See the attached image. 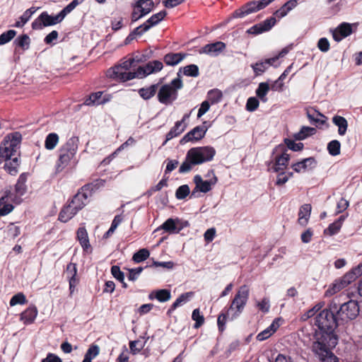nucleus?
Wrapping results in <instances>:
<instances>
[{"instance_id": "nucleus-43", "label": "nucleus", "mask_w": 362, "mask_h": 362, "mask_svg": "<svg viewBox=\"0 0 362 362\" xmlns=\"http://www.w3.org/2000/svg\"><path fill=\"white\" fill-rule=\"evenodd\" d=\"M316 133V129L313 127H303L299 132L295 134L297 140H303L309 136H312Z\"/></svg>"}, {"instance_id": "nucleus-11", "label": "nucleus", "mask_w": 362, "mask_h": 362, "mask_svg": "<svg viewBox=\"0 0 362 362\" xmlns=\"http://www.w3.org/2000/svg\"><path fill=\"white\" fill-rule=\"evenodd\" d=\"M163 63L158 60L148 62L144 66H139L136 70V77L143 78L146 76L160 71L163 69Z\"/></svg>"}, {"instance_id": "nucleus-15", "label": "nucleus", "mask_w": 362, "mask_h": 362, "mask_svg": "<svg viewBox=\"0 0 362 362\" xmlns=\"http://www.w3.org/2000/svg\"><path fill=\"white\" fill-rule=\"evenodd\" d=\"M207 131L205 126H197L187 133L181 139V144H185L189 141H198L202 139Z\"/></svg>"}, {"instance_id": "nucleus-45", "label": "nucleus", "mask_w": 362, "mask_h": 362, "mask_svg": "<svg viewBox=\"0 0 362 362\" xmlns=\"http://www.w3.org/2000/svg\"><path fill=\"white\" fill-rule=\"evenodd\" d=\"M59 137L56 133L47 135V150H53L59 144Z\"/></svg>"}, {"instance_id": "nucleus-38", "label": "nucleus", "mask_w": 362, "mask_h": 362, "mask_svg": "<svg viewBox=\"0 0 362 362\" xmlns=\"http://www.w3.org/2000/svg\"><path fill=\"white\" fill-rule=\"evenodd\" d=\"M158 84H153L146 88H142L139 90V95L144 100L151 98L157 92Z\"/></svg>"}, {"instance_id": "nucleus-53", "label": "nucleus", "mask_w": 362, "mask_h": 362, "mask_svg": "<svg viewBox=\"0 0 362 362\" xmlns=\"http://www.w3.org/2000/svg\"><path fill=\"white\" fill-rule=\"evenodd\" d=\"M65 16L62 11L55 16L47 14V26L56 25L62 22Z\"/></svg>"}, {"instance_id": "nucleus-31", "label": "nucleus", "mask_w": 362, "mask_h": 362, "mask_svg": "<svg viewBox=\"0 0 362 362\" xmlns=\"http://www.w3.org/2000/svg\"><path fill=\"white\" fill-rule=\"evenodd\" d=\"M79 139L76 136L71 137L60 150L69 153L70 155H76L78 150Z\"/></svg>"}, {"instance_id": "nucleus-12", "label": "nucleus", "mask_w": 362, "mask_h": 362, "mask_svg": "<svg viewBox=\"0 0 362 362\" xmlns=\"http://www.w3.org/2000/svg\"><path fill=\"white\" fill-rule=\"evenodd\" d=\"M22 139V136L20 134V137L18 139V144L16 145L17 148L15 149V152L11 155L9 158H6L4 162H5L4 164V168L6 172H8L11 175H16L18 173V168L19 166V160L17 157L18 156V150L20 147V143Z\"/></svg>"}, {"instance_id": "nucleus-54", "label": "nucleus", "mask_w": 362, "mask_h": 362, "mask_svg": "<svg viewBox=\"0 0 362 362\" xmlns=\"http://www.w3.org/2000/svg\"><path fill=\"white\" fill-rule=\"evenodd\" d=\"M21 233V229L18 226L14 225L13 223H10L7 226L6 234L7 237L11 239H15L18 237Z\"/></svg>"}, {"instance_id": "nucleus-63", "label": "nucleus", "mask_w": 362, "mask_h": 362, "mask_svg": "<svg viewBox=\"0 0 362 362\" xmlns=\"http://www.w3.org/2000/svg\"><path fill=\"white\" fill-rule=\"evenodd\" d=\"M111 273L112 276L117 279L120 282H123L124 280V273L120 270V268L117 266L114 265L111 267Z\"/></svg>"}, {"instance_id": "nucleus-36", "label": "nucleus", "mask_w": 362, "mask_h": 362, "mask_svg": "<svg viewBox=\"0 0 362 362\" xmlns=\"http://www.w3.org/2000/svg\"><path fill=\"white\" fill-rule=\"evenodd\" d=\"M185 54L182 53H169L164 57V62L167 65L175 66L185 58Z\"/></svg>"}, {"instance_id": "nucleus-10", "label": "nucleus", "mask_w": 362, "mask_h": 362, "mask_svg": "<svg viewBox=\"0 0 362 362\" xmlns=\"http://www.w3.org/2000/svg\"><path fill=\"white\" fill-rule=\"evenodd\" d=\"M108 76L115 80L125 82L136 78V71H128L119 64L110 69L107 71Z\"/></svg>"}, {"instance_id": "nucleus-32", "label": "nucleus", "mask_w": 362, "mask_h": 362, "mask_svg": "<svg viewBox=\"0 0 362 362\" xmlns=\"http://www.w3.org/2000/svg\"><path fill=\"white\" fill-rule=\"evenodd\" d=\"M332 123L338 127V134L340 136L346 134L348 129V122L344 117L334 115L332 117Z\"/></svg>"}, {"instance_id": "nucleus-3", "label": "nucleus", "mask_w": 362, "mask_h": 362, "mask_svg": "<svg viewBox=\"0 0 362 362\" xmlns=\"http://www.w3.org/2000/svg\"><path fill=\"white\" fill-rule=\"evenodd\" d=\"M249 296V287L247 285L241 286L235 293L229 308L227 310L229 320L233 321L241 315L248 301Z\"/></svg>"}, {"instance_id": "nucleus-27", "label": "nucleus", "mask_w": 362, "mask_h": 362, "mask_svg": "<svg viewBox=\"0 0 362 362\" xmlns=\"http://www.w3.org/2000/svg\"><path fill=\"white\" fill-rule=\"evenodd\" d=\"M78 212V211L76 209H74V206L68 204L62 209L59 216V219L62 222L66 223L72 218Z\"/></svg>"}, {"instance_id": "nucleus-21", "label": "nucleus", "mask_w": 362, "mask_h": 362, "mask_svg": "<svg viewBox=\"0 0 362 362\" xmlns=\"http://www.w3.org/2000/svg\"><path fill=\"white\" fill-rule=\"evenodd\" d=\"M316 160L313 157L305 158L292 165L293 170L296 173H301L314 168Z\"/></svg>"}, {"instance_id": "nucleus-58", "label": "nucleus", "mask_w": 362, "mask_h": 362, "mask_svg": "<svg viewBox=\"0 0 362 362\" xmlns=\"http://www.w3.org/2000/svg\"><path fill=\"white\" fill-rule=\"evenodd\" d=\"M145 32L143 31V29L140 25L136 27L127 37V38L125 39V44L127 45L130 43L133 40L136 38V36H141Z\"/></svg>"}, {"instance_id": "nucleus-40", "label": "nucleus", "mask_w": 362, "mask_h": 362, "mask_svg": "<svg viewBox=\"0 0 362 362\" xmlns=\"http://www.w3.org/2000/svg\"><path fill=\"white\" fill-rule=\"evenodd\" d=\"M195 159L194 158L189 156V151L187 153L185 160L181 164L179 172L180 173H186L191 170L193 165H198L197 163H194Z\"/></svg>"}, {"instance_id": "nucleus-37", "label": "nucleus", "mask_w": 362, "mask_h": 362, "mask_svg": "<svg viewBox=\"0 0 362 362\" xmlns=\"http://www.w3.org/2000/svg\"><path fill=\"white\" fill-rule=\"evenodd\" d=\"M27 178H28V174L22 173L19 176L17 183L16 184V186H15L16 192L20 196L23 195L26 192L27 186L25 185V182L27 181Z\"/></svg>"}, {"instance_id": "nucleus-6", "label": "nucleus", "mask_w": 362, "mask_h": 362, "mask_svg": "<svg viewBox=\"0 0 362 362\" xmlns=\"http://www.w3.org/2000/svg\"><path fill=\"white\" fill-rule=\"evenodd\" d=\"M19 137L20 133L14 132L12 134L7 135L1 141L0 144V164L15 152Z\"/></svg>"}, {"instance_id": "nucleus-59", "label": "nucleus", "mask_w": 362, "mask_h": 362, "mask_svg": "<svg viewBox=\"0 0 362 362\" xmlns=\"http://www.w3.org/2000/svg\"><path fill=\"white\" fill-rule=\"evenodd\" d=\"M84 0H73L66 6H65L61 11L66 17L67 14L71 13L78 5L81 4Z\"/></svg>"}, {"instance_id": "nucleus-62", "label": "nucleus", "mask_w": 362, "mask_h": 362, "mask_svg": "<svg viewBox=\"0 0 362 362\" xmlns=\"http://www.w3.org/2000/svg\"><path fill=\"white\" fill-rule=\"evenodd\" d=\"M257 306L261 312L267 313L269 311L270 308L269 300L267 298H264L257 303Z\"/></svg>"}, {"instance_id": "nucleus-5", "label": "nucleus", "mask_w": 362, "mask_h": 362, "mask_svg": "<svg viewBox=\"0 0 362 362\" xmlns=\"http://www.w3.org/2000/svg\"><path fill=\"white\" fill-rule=\"evenodd\" d=\"M337 304L336 313L339 320L344 322L355 319L359 313V306L356 300H350L342 303L339 308Z\"/></svg>"}, {"instance_id": "nucleus-64", "label": "nucleus", "mask_w": 362, "mask_h": 362, "mask_svg": "<svg viewBox=\"0 0 362 362\" xmlns=\"http://www.w3.org/2000/svg\"><path fill=\"white\" fill-rule=\"evenodd\" d=\"M259 103V100L256 98H249L246 103V108L248 111L253 112L258 107Z\"/></svg>"}, {"instance_id": "nucleus-8", "label": "nucleus", "mask_w": 362, "mask_h": 362, "mask_svg": "<svg viewBox=\"0 0 362 362\" xmlns=\"http://www.w3.org/2000/svg\"><path fill=\"white\" fill-rule=\"evenodd\" d=\"M274 1V0H259L250 1L243 6L241 8L236 10L233 13V16L235 18L245 17L247 15L255 13L265 8L267 5Z\"/></svg>"}, {"instance_id": "nucleus-19", "label": "nucleus", "mask_w": 362, "mask_h": 362, "mask_svg": "<svg viewBox=\"0 0 362 362\" xmlns=\"http://www.w3.org/2000/svg\"><path fill=\"white\" fill-rule=\"evenodd\" d=\"M276 23V18L270 17L262 23L255 25L248 30L250 33L258 35L264 32L269 31Z\"/></svg>"}, {"instance_id": "nucleus-50", "label": "nucleus", "mask_w": 362, "mask_h": 362, "mask_svg": "<svg viewBox=\"0 0 362 362\" xmlns=\"http://www.w3.org/2000/svg\"><path fill=\"white\" fill-rule=\"evenodd\" d=\"M150 255V252L147 249L143 248L139 250L133 255V260L136 263H140L146 260Z\"/></svg>"}, {"instance_id": "nucleus-57", "label": "nucleus", "mask_w": 362, "mask_h": 362, "mask_svg": "<svg viewBox=\"0 0 362 362\" xmlns=\"http://www.w3.org/2000/svg\"><path fill=\"white\" fill-rule=\"evenodd\" d=\"M44 27H45V12H42L32 23V28L34 30H41Z\"/></svg>"}, {"instance_id": "nucleus-55", "label": "nucleus", "mask_w": 362, "mask_h": 362, "mask_svg": "<svg viewBox=\"0 0 362 362\" xmlns=\"http://www.w3.org/2000/svg\"><path fill=\"white\" fill-rule=\"evenodd\" d=\"M190 193L189 187L187 185L180 186L175 192V197L177 199H184Z\"/></svg>"}, {"instance_id": "nucleus-28", "label": "nucleus", "mask_w": 362, "mask_h": 362, "mask_svg": "<svg viewBox=\"0 0 362 362\" xmlns=\"http://www.w3.org/2000/svg\"><path fill=\"white\" fill-rule=\"evenodd\" d=\"M148 298L153 300L157 299L159 302L163 303L169 300L171 298V293L168 289H160L151 292Z\"/></svg>"}, {"instance_id": "nucleus-23", "label": "nucleus", "mask_w": 362, "mask_h": 362, "mask_svg": "<svg viewBox=\"0 0 362 362\" xmlns=\"http://www.w3.org/2000/svg\"><path fill=\"white\" fill-rule=\"evenodd\" d=\"M74 155H70L64 151L59 150V156L56 164L57 172L62 171L74 158Z\"/></svg>"}, {"instance_id": "nucleus-34", "label": "nucleus", "mask_w": 362, "mask_h": 362, "mask_svg": "<svg viewBox=\"0 0 362 362\" xmlns=\"http://www.w3.org/2000/svg\"><path fill=\"white\" fill-rule=\"evenodd\" d=\"M77 238L84 250L90 248V245L88 236V233L84 227H80L77 230Z\"/></svg>"}, {"instance_id": "nucleus-35", "label": "nucleus", "mask_w": 362, "mask_h": 362, "mask_svg": "<svg viewBox=\"0 0 362 362\" xmlns=\"http://www.w3.org/2000/svg\"><path fill=\"white\" fill-rule=\"evenodd\" d=\"M193 296L192 292H187L181 294L175 301L172 304L171 307L169 308L168 313H171L173 312L177 307L181 306L182 305L186 303L189 301V298Z\"/></svg>"}, {"instance_id": "nucleus-16", "label": "nucleus", "mask_w": 362, "mask_h": 362, "mask_svg": "<svg viewBox=\"0 0 362 362\" xmlns=\"http://www.w3.org/2000/svg\"><path fill=\"white\" fill-rule=\"evenodd\" d=\"M14 195L11 192H5L0 198V216H4L11 213L14 206L11 204Z\"/></svg>"}, {"instance_id": "nucleus-2", "label": "nucleus", "mask_w": 362, "mask_h": 362, "mask_svg": "<svg viewBox=\"0 0 362 362\" xmlns=\"http://www.w3.org/2000/svg\"><path fill=\"white\" fill-rule=\"evenodd\" d=\"M177 76L170 83L162 85L159 88L157 98L160 103L169 105L177 99L178 90L182 88L183 83L180 72H177Z\"/></svg>"}, {"instance_id": "nucleus-61", "label": "nucleus", "mask_w": 362, "mask_h": 362, "mask_svg": "<svg viewBox=\"0 0 362 362\" xmlns=\"http://www.w3.org/2000/svg\"><path fill=\"white\" fill-rule=\"evenodd\" d=\"M341 226L339 223L334 221V223L329 224L327 228L325 230V233L329 235H334L340 230Z\"/></svg>"}, {"instance_id": "nucleus-20", "label": "nucleus", "mask_w": 362, "mask_h": 362, "mask_svg": "<svg viewBox=\"0 0 362 362\" xmlns=\"http://www.w3.org/2000/svg\"><path fill=\"white\" fill-rule=\"evenodd\" d=\"M153 6V2L146 4L145 6L135 4L131 16L132 22L134 23L148 14L151 11Z\"/></svg>"}, {"instance_id": "nucleus-25", "label": "nucleus", "mask_w": 362, "mask_h": 362, "mask_svg": "<svg viewBox=\"0 0 362 362\" xmlns=\"http://www.w3.org/2000/svg\"><path fill=\"white\" fill-rule=\"evenodd\" d=\"M178 220L173 218L167 219L156 230H163L170 234L178 233L181 228H177Z\"/></svg>"}, {"instance_id": "nucleus-26", "label": "nucleus", "mask_w": 362, "mask_h": 362, "mask_svg": "<svg viewBox=\"0 0 362 362\" xmlns=\"http://www.w3.org/2000/svg\"><path fill=\"white\" fill-rule=\"evenodd\" d=\"M186 128V124H182V121H177L175 122L174 127L171 128L169 132L166 134V139L163 145H165L168 141L174 137L179 136L182 134Z\"/></svg>"}, {"instance_id": "nucleus-7", "label": "nucleus", "mask_w": 362, "mask_h": 362, "mask_svg": "<svg viewBox=\"0 0 362 362\" xmlns=\"http://www.w3.org/2000/svg\"><path fill=\"white\" fill-rule=\"evenodd\" d=\"M215 154L216 151L211 146L196 147L189 150V156L194 158V163L198 165L211 160Z\"/></svg>"}, {"instance_id": "nucleus-41", "label": "nucleus", "mask_w": 362, "mask_h": 362, "mask_svg": "<svg viewBox=\"0 0 362 362\" xmlns=\"http://www.w3.org/2000/svg\"><path fill=\"white\" fill-rule=\"evenodd\" d=\"M269 90V85L268 83L262 82L259 84L257 88L256 89V95L258 98L261 99L262 102H267V98L266 97L267 94Z\"/></svg>"}, {"instance_id": "nucleus-49", "label": "nucleus", "mask_w": 362, "mask_h": 362, "mask_svg": "<svg viewBox=\"0 0 362 362\" xmlns=\"http://www.w3.org/2000/svg\"><path fill=\"white\" fill-rule=\"evenodd\" d=\"M341 144L337 140L331 141L327 145L329 153L333 156H338L340 153Z\"/></svg>"}, {"instance_id": "nucleus-24", "label": "nucleus", "mask_w": 362, "mask_h": 362, "mask_svg": "<svg viewBox=\"0 0 362 362\" xmlns=\"http://www.w3.org/2000/svg\"><path fill=\"white\" fill-rule=\"evenodd\" d=\"M77 273V269L75 264L70 263L67 265L66 267V277L69 279V289L71 293L74 291L75 287L78 283V281L76 278Z\"/></svg>"}, {"instance_id": "nucleus-22", "label": "nucleus", "mask_w": 362, "mask_h": 362, "mask_svg": "<svg viewBox=\"0 0 362 362\" xmlns=\"http://www.w3.org/2000/svg\"><path fill=\"white\" fill-rule=\"evenodd\" d=\"M167 15L165 11H161L156 14L151 16L145 23L140 25L143 31L145 33L148 31L151 27L157 25L159 22H160L165 16Z\"/></svg>"}, {"instance_id": "nucleus-47", "label": "nucleus", "mask_w": 362, "mask_h": 362, "mask_svg": "<svg viewBox=\"0 0 362 362\" xmlns=\"http://www.w3.org/2000/svg\"><path fill=\"white\" fill-rule=\"evenodd\" d=\"M14 44L23 50L28 49L30 45V38L27 35H20L16 38Z\"/></svg>"}, {"instance_id": "nucleus-1", "label": "nucleus", "mask_w": 362, "mask_h": 362, "mask_svg": "<svg viewBox=\"0 0 362 362\" xmlns=\"http://www.w3.org/2000/svg\"><path fill=\"white\" fill-rule=\"evenodd\" d=\"M338 298H333L327 308L323 309L315 317V325L318 330L315 334L313 351L322 362H337V358L332 352L338 342L335 329L340 320L336 313Z\"/></svg>"}, {"instance_id": "nucleus-46", "label": "nucleus", "mask_w": 362, "mask_h": 362, "mask_svg": "<svg viewBox=\"0 0 362 362\" xmlns=\"http://www.w3.org/2000/svg\"><path fill=\"white\" fill-rule=\"evenodd\" d=\"M222 93L218 89L210 90L207 93V100L211 104L218 103L222 98Z\"/></svg>"}, {"instance_id": "nucleus-13", "label": "nucleus", "mask_w": 362, "mask_h": 362, "mask_svg": "<svg viewBox=\"0 0 362 362\" xmlns=\"http://www.w3.org/2000/svg\"><path fill=\"white\" fill-rule=\"evenodd\" d=\"M226 47L224 42L217 41L204 45L199 50V53L215 57L218 56L226 49Z\"/></svg>"}, {"instance_id": "nucleus-44", "label": "nucleus", "mask_w": 362, "mask_h": 362, "mask_svg": "<svg viewBox=\"0 0 362 362\" xmlns=\"http://www.w3.org/2000/svg\"><path fill=\"white\" fill-rule=\"evenodd\" d=\"M251 67L256 76L262 75L269 66L268 62L264 61H260L255 64H251Z\"/></svg>"}, {"instance_id": "nucleus-30", "label": "nucleus", "mask_w": 362, "mask_h": 362, "mask_svg": "<svg viewBox=\"0 0 362 362\" xmlns=\"http://www.w3.org/2000/svg\"><path fill=\"white\" fill-rule=\"evenodd\" d=\"M311 205L309 204H305L300 208L298 212V223L301 226H305L310 216L311 213Z\"/></svg>"}, {"instance_id": "nucleus-9", "label": "nucleus", "mask_w": 362, "mask_h": 362, "mask_svg": "<svg viewBox=\"0 0 362 362\" xmlns=\"http://www.w3.org/2000/svg\"><path fill=\"white\" fill-rule=\"evenodd\" d=\"M193 180L195 184V187L191 192V197H197V193L199 192L203 193L209 192L212 189V187L217 182V177L212 172V177L207 180H204L199 175H195Z\"/></svg>"}, {"instance_id": "nucleus-52", "label": "nucleus", "mask_w": 362, "mask_h": 362, "mask_svg": "<svg viewBox=\"0 0 362 362\" xmlns=\"http://www.w3.org/2000/svg\"><path fill=\"white\" fill-rule=\"evenodd\" d=\"M192 318L195 321L194 327L197 329L200 327L204 322V317L201 314L199 309H194L192 312Z\"/></svg>"}, {"instance_id": "nucleus-39", "label": "nucleus", "mask_w": 362, "mask_h": 362, "mask_svg": "<svg viewBox=\"0 0 362 362\" xmlns=\"http://www.w3.org/2000/svg\"><path fill=\"white\" fill-rule=\"evenodd\" d=\"M103 93L99 91L93 93L89 95L84 101L86 105H97L105 103V100L101 98Z\"/></svg>"}, {"instance_id": "nucleus-18", "label": "nucleus", "mask_w": 362, "mask_h": 362, "mask_svg": "<svg viewBox=\"0 0 362 362\" xmlns=\"http://www.w3.org/2000/svg\"><path fill=\"white\" fill-rule=\"evenodd\" d=\"M351 33V25L348 23H342L332 31V37L335 41L339 42Z\"/></svg>"}, {"instance_id": "nucleus-33", "label": "nucleus", "mask_w": 362, "mask_h": 362, "mask_svg": "<svg viewBox=\"0 0 362 362\" xmlns=\"http://www.w3.org/2000/svg\"><path fill=\"white\" fill-rule=\"evenodd\" d=\"M37 314V308L35 306H30L21 315V320L25 324L33 322Z\"/></svg>"}, {"instance_id": "nucleus-60", "label": "nucleus", "mask_w": 362, "mask_h": 362, "mask_svg": "<svg viewBox=\"0 0 362 362\" xmlns=\"http://www.w3.org/2000/svg\"><path fill=\"white\" fill-rule=\"evenodd\" d=\"M285 144H286V146L293 151H298L303 149V144L300 142L296 143L294 141L289 139H285L284 140Z\"/></svg>"}, {"instance_id": "nucleus-29", "label": "nucleus", "mask_w": 362, "mask_h": 362, "mask_svg": "<svg viewBox=\"0 0 362 362\" xmlns=\"http://www.w3.org/2000/svg\"><path fill=\"white\" fill-rule=\"evenodd\" d=\"M306 115L310 122L313 124L320 123L323 124L325 122V120L322 119H326L325 116L314 108H308L306 110Z\"/></svg>"}, {"instance_id": "nucleus-42", "label": "nucleus", "mask_w": 362, "mask_h": 362, "mask_svg": "<svg viewBox=\"0 0 362 362\" xmlns=\"http://www.w3.org/2000/svg\"><path fill=\"white\" fill-rule=\"evenodd\" d=\"M183 71V74L187 76L197 77L199 76V68L195 64H190L180 68L179 71L181 76V71Z\"/></svg>"}, {"instance_id": "nucleus-4", "label": "nucleus", "mask_w": 362, "mask_h": 362, "mask_svg": "<svg viewBox=\"0 0 362 362\" xmlns=\"http://www.w3.org/2000/svg\"><path fill=\"white\" fill-rule=\"evenodd\" d=\"M274 160L269 165V170L280 173L284 171L288 164L290 155L284 145H279L273 150Z\"/></svg>"}, {"instance_id": "nucleus-17", "label": "nucleus", "mask_w": 362, "mask_h": 362, "mask_svg": "<svg viewBox=\"0 0 362 362\" xmlns=\"http://www.w3.org/2000/svg\"><path fill=\"white\" fill-rule=\"evenodd\" d=\"M283 321L284 320L281 317L275 318L267 328L257 335V339L259 341H262L270 337L282 325Z\"/></svg>"}, {"instance_id": "nucleus-14", "label": "nucleus", "mask_w": 362, "mask_h": 362, "mask_svg": "<svg viewBox=\"0 0 362 362\" xmlns=\"http://www.w3.org/2000/svg\"><path fill=\"white\" fill-rule=\"evenodd\" d=\"M88 190L87 187H83L81 191L74 196L69 204L74 206V208L78 211L82 209L88 203V198L90 195V193L87 192Z\"/></svg>"}, {"instance_id": "nucleus-56", "label": "nucleus", "mask_w": 362, "mask_h": 362, "mask_svg": "<svg viewBox=\"0 0 362 362\" xmlns=\"http://www.w3.org/2000/svg\"><path fill=\"white\" fill-rule=\"evenodd\" d=\"M16 35V31L14 30H9L3 33L0 35V45H5L10 42Z\"/></svg>"}, {"instance_id": "nucleus-48", "label": "nucleus", "mask_w": 362, "mask_h": 362, "mask_svg": "<svg viewBox=\"0 0 362 362\" xmlns=\"http://www.w3.org/2000/svg\"><path fill=\"white\" fill-rule=\"evenodd\" d=\"M352 276V274H346L342 277L335 280L340 290L346 288L354 281V277Z\"/></svg>"}, {"instance_id": "nucleus-51", "label": "nucleus", "mask_w": 362, "mask_h": 362, "mask_svg": "<svg viewBox=\"0 0 362 362\" xmlns=\"http://www.w3.org/2000/svg\"><path fill=\"white\" fill-rule=\"evenodd\" d=\"M27 303V300L25 296L20 292L17 294L12 296L10 300L9 304L11 306H14L16 305H24Z\"/></svg>"}]
</instances>
